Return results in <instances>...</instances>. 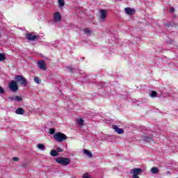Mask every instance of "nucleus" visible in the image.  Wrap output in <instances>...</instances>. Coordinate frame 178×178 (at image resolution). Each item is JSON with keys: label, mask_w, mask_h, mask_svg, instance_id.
I'll use <instances>...</instances> for the list:
<instances>
[{"label": "nucleus", "mask_w": 178, "mask_h": 178, "mask_svg": "<svg viewBox=\"0 0 178 178\" xmlns=\"http://www.w3.org/2000/svg\"><path fill=\"white\" fill-rule=\"evenodd\" d=\"M57 163L62 165V166H67L70 165V159L66 157H58L55 159Z\"/></svg>", "instance_id": "f257e3e1"}, {"label": "nucleus", "mask_w": 178, "mask_h": 178, "mask_svg": "<svg viewBox=\"0 0 178 178\" xmlns=\"http://www.w3.org/2000/svg\"><path fill=\"white\" fill-rule=\"evenodd\" d=\"M53 137L56 141H58V143H62L63 141L67 140V136L62 132L56 133Z\"/></svg>", "instance_id": "f03ea898"}, {"label": "nucleus", "mask_w": 178, "mask_h": 178, "mask_svg": "<svg viewBox=\"0 0 178 178\" xmlns=\"http://www.w3.org/2000/svg\"><path fill=\"white\" fill-rule=\"evenodd\" d=\"M15 80L17 81V83H20L21 86H27V79H26V78L22 75H16L15 76Z\"/></svg>", "instance_id": "7ed1b4c3"}, {"label": "nucleus", "mask_w": 178, "mask_h": 178, "mask_svg": "<svg viewBox=\"0 0 178 178\" xmlns=\"http://www.w3.org/2000/svg\"><path fill=\"white\" fill-rule=\"evenodd\" d=\"M8 88L13 92H16V91L19 90V86H17V83L15 81H10V83L8 84Z\"/></svg>", "instance_id": "20e7f679"}, {"label": "nucleus", "mask_w": 178, "mask_h": 178, "mask_svg": "<svg viewBox=\"0 0 178 178\" xmlns=\"http://www.w3.org/2000/svg\"><path fill=\"white\" fill-rule=\"evenodd\" d=\"M108 15V11L106 10L102 9L99 11V19L102 22H105V19H106V15Z\"/></svg>", "instance_id": "39448f33"}, {"label": "nucleus", "mask_w": 178, "mask_h": 178, "mask_svg": "<svg viewBox=\"0 0 178 178\" xmlns=\"http://www.w3.org/2000/svg\"><path fill=\"white\" fill-rule=\"evenodd\" d=\"M62 20V15H60V13L56 12L54 15V21L55 23H58Z\"/></svg>", "instance_id": "423d86ee"}, {"label": "nucleus", "mask_w": 178, "mask_h": 178, "mask_svg": "<svg viewBox=\"0 0 178 178\" xmlns=\"http://www.w3.org/2000/svg\"><path fill=\"white\" fill-rule=\"evenodd\" d=\"M38 67L39 69H41V70H47V64H45V62L44 60H39L38 61Z\"/></svg>", "instance_id": "0eeeda50"}, {"label": "nucleus", "mask_w": 178, "mask_h": 178, "mask_svg": "<svg viewBox=\"0 0 178 178\" xmlns=\"http://www.w3.org/2000/svg\"><path fill=\"white\" fill-rule=\"evenodd\" d=\"M143 172V170L141 168H134L131 170V175L133 176H138L140 173Z\"/></svg>", "instance_id": "6e6552de"}, {"label": "nucleus", "mask_w": 178, "mask_h": 178, "mask_svg": "<svg viewBox=\"0 0 178 178\" xmlns=\"http://www.w3.org/2000/svg\"><path fill=\"white\" fill-rule=\"evenodd\" d=\"M9 99H10V101H15V102H21V101H23V97L20 96H13L10 97Z\"/></svg>", "instance_id": "1a4fd4ad"}, {"label": "nucleus", "mask_w": 178, "mask_h": 178, "mask_svg": "<svg viewBox=\"0 0 178 178\" xmlns=\"http://www.w3.org/2000/svg\"><path fill=\"white\" fill-rule=\"evenodd\" d=\"M125 13L127 15H134L136 13V10L131 8H124Z\"/></svg>", "instance_id": "9d476101"}, {"label": "nucleus", "mask_w": 178, "mask_h": 178, "mask_svg": "<svg viewBox=\"0 0 178 178\" xmlns=\"http://www.w3.org/2000/svg\"><path fill=\"white\" fill-rule=\"evenodd\" d=\"M113 130H115V131L116 133H118V134H123L124 131L123 129L122 128H119L118 126L115 125L114 127H113Z\"/></svg>", "instance_id": "9b49d317"}, {"label": "nucleus", "mask_w": 178, "mask_h": 178, "mask_svg": "<svg viewBox=\"0 0 178 178\" xmlns=\"http://www.w3.org/2000/svg\"><path fill=\"white\" fill-rule=\"evenodd\" d=\"M26 38L29 41H34V40H35V38H37V36L34 35H33L31 33H29V34L26 35Z\"/></svg>", "instance_id": "f8f14e48"}, {"label": "nucleus", "mask_w": 178, "mask_h": 178, "mask_svg": "<svg viewBox=\"0 0 178 178\" xmlns=\"http://www.w3.org/2000/svg\"><path fill=\"white\" fill-rule=\"evenodd\" d=\"M76 124L80 127H83L84 125V120L83 119H77L76 121Z\"/></svg>", "instance_id": "ddd939ff"}, {"label": "nucleus", "mask_w": 178, "mask_h": 178, "mask_svg": "<svg viewBox=\"0 0 178 178\" xmlns=\"http://www.w3.org/2000/svg\"><path fill=\"white\" fill-rule=\"evenodd\" d=\"M150 173H152V175H156L159 173V169H158L156 167H152L150 169Z\"/></svg>", "instance_id": "4468645a"}, {"label": "nucleus", "mask_w": 178, "mask_h": 178, "mask_svg": "<svg viewBox=\"0 0 178 178\" xmlns=\"http://www.w3.org/2000/svg\"><path fill=\"white\" fill-rule=\"evenodd\" d=\"M83 154L86 155V156H88V158H92V153H91V152H90L89 150L84 149Z\"/></svg>", "instance_id": "2eb2a0df"}, {"label": "nucleus", "mask_w": 178, "mask_h": 178, "mask_svg": "<svg viewBox=\"0 0 178 178\" xmlns=\"http://www.w3.org/2000/svg\"><path fill=\"white\" fill-rule=\"evenodd\" d=\"M15 113L17 115H24V109H23L22 108H18L16 111H15Z\"/></svg>", "instance_id": "dca6fc26"}, {"label": "nucleus", "mask_w": 178, "mask_h": 178, "mask_svg": "<svg viewBox=\"0 0 178 178\" xmlns=\"http://www.w3.org/2000/svg\"><path fill=\"white\" fill-rule=\"evenodd\" d=\"M38 148L39 149H41L42 151H45V145H44L43 144H41V143L38 144Z\"/></svg>", "instance_id": "f3484780"}, {"label": "nucleus", "mask_w": 178, "mask_h": 178, "mask_svg": "<svg viewBox=\"0 0 178 178\" xmlns=\"http://www.w3.org/2000/svg\"><path fill=\"white\" fill-rule=\"evenodd\" d=\"M6 59V56L4 54L0 53V62H3Z\"/></svg>", "instance_id": "a211bd4d"}, {"label": "nucleus", "mask_w": 178, "mask_h": 178, "mask_svg": "<svg viewBox=\"0 0 178 178\" xmlns=\"http://www.w3.org/2000/svg\"><path fill=\"white\" fill-rule=\"evenodd\" d=\"M58 5L60 8H63L65 6V0H58Z\"/></svg>", "instance_id": "6ab92c4d"}, {"label": "nucleus", "mask_w": 178, "mask_h": 178, "mask_svg": "<svg viewBox=\"0 0 178 178\" xmlns=\"http://www.w3.org/2000/svg\"><path fill=\"white\" fill-rule=\"evenodd\" d=\"M50 155H51V156H58V152L56 150H51Z\"/></svg>", "instance_id": "aec40b11"}, {"label": "nucleus", "mask_w": 178, "mask_h": 178, "mask_svg": "<svg viewBox=\"0 0 178 178\" xmlns=\"http://www.w3.org/2000/svg\"><path fill=\"white\" fill-rule=\"evenodd\" d=\"M84 34H86L87 35H91V30L90 29H85L83 30Z\"/></svg>", "instance_id": "412c9836"}, {"label": "nucleus", "mask_w": 178, "mask_h": 178, "mask_svg": "<svg viewBox=\"0 0 178 178\" xmlns=\"http://www.w3.org/2000/svg\"><path fill=\"white\" fill-rule=\"evenodd\" d=\"M34 81L35 83H36L37 84H40V83H41V80H40V78H38V76H35L34 78Z\"/></svg>", "instance_id": "4be33fe9"}, {"label": "nucleus", "mask_w": 178, "mask_h": 178, "mask_svg": "<svg viewBox=\"0 0 178 178\" xmlns=\"http://www.w3.org/2000/svg\"><path fill=\"white\" fill-rule=\"evenodd\" d=\"M157 93L156 91H152L151 94H150V97H152V98H155V97H156Z\"/></svg>", "instance_id": "5701e85b"}, {"label": "nucleus", "mask_w": 178, "mask_h": 178, "mask_svg": "<svg viewBox=\"0 0 178 178\" xmlns=\"http://www.w3.org/2000/svg\"><path fill=\"white\" fill-rule=\"evenodd\" d=\"M3 94H5V89L0 86V95H3Z\"/></svg>", "instance_id": "b1692460"}, {"label": "nucleus", "mask_w": 178, "mask_h": 178, "mask_svg": "<svg viewBox=\"0 0 178 178\" xmlns=\"http://www.w3.org/2000/svg\"><path fill=\"white\" fill-rule=\"evenodd\" d=\"M49 134L55 135V129H49Z\"/></svg>", "instance_id": "393cba45"}, {"label": "nucleus", "mask_w": 178, "mask_h": 178, "mask_svg": "<svg viewBox=\"0 0 178 178\" xmlns=\"http://www.w3.org/2000/svg\"><path fill=\"white\" fill-rule=\"evenodd\" d=\"M56 151H57V152H63V149L60 147H58Z\"/></svg>", "instance_id": "a878e982"}, {"label": "nucleus", "mask_w": 178, "mask_h": 178, "mask_svg": "<svg viewBox=\"0 0 178 178\" xmlns=\"http://www.w3.org/2000/svg\"><path fill=\"white\" fill-rule=\"evenodd\" d=\"M13 160L15 162H18L19 158H17V157H13Z\"/></svg>", "instance_id": "bb28decb"}, {"label": "nucleus", "mask_w": 178, "mask_h": 178, "mask_svg": "<svg viewBox=\"0 0 178 178\" xmlns=\"http://www.w3.org/2000/svg\"><path fill=\"white\" fill-rule=\"evenodd\" d=\"M170 12L171 13H173V12H175V8H171L170 10Z\"/></svg>", "instance_id": "cd10ccee"}, {"label": "nucleus", "mask_w": 178, "mask_h": 178, "mask_svg": "<svg viewBox=\"0 0 178 178\" xmlns=\"http://www.w3.org/2000/svg\"><path fill=\"white\" fill-rule=\"evenodd\" d=\"M132 178H140V177H138V175H133Z\"/></svg>", "instance_id": "c85d7f7f"}, {"label": "nucleus", "mask_w": 178, "mask_h": 178, "mask_svg": "<svg viewBox=\"0 0 178 178\" xmlns=\"http://www.w3.org/2000/svg\"><path fill=\"white\" fill-rule=\"evenodd\" d=\"M22 168H26V163H22Z\"/></svg>", "instance_id": "c756f323"}, {"label": "nucleus", "mask_w": 178, "mask_h": 178, "mask_svg": "<svg viewBox=\"0 0 178 178\" xmlns=\"http://www.w3.org/2000/svg\"><path fill=\"white\" fill-rule=\"evenodd\" d=\"M0 37H1V33H0Z\"/></svg>", "instance_id": "7c9ffc66"}]
</instances>
